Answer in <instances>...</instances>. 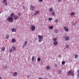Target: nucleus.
I'll return each instance as SVG.
<instances>
[{
  "mask_svg": "<svg viewBox=\"0 0 79 79\" xmlns=\"http://www.w3.org/2000/svg\"><path fill=\"white\" fill-rule=\"evenodd\" d=\"M7 20L10 23H13V18L12 17H9L7 19Z\"/></svg>",
  "mask_w": 79,
  "mask_h": 79,
  "instance_id": "obj_1",
  "label": "nucleus"
},
{
  "mask_svg": "<svg viewBox=\"0 0 79 79\" xmlns=\"http://www.w3.org/2000/svg\"><path fill=\"white\" fill-rule=\"evenodd\" d=\"M67 73L68 74H69V75H72V76H74V73H73V72L71 70H70Z\"/></svg>",
  "mask_w": 79,
  "mask_h": 79,
  "instance_id": "obj_2",
  "label": "nucleus"
},
{
  "mask_svg": "<svg viewBox=\"0 0 79 79\" xmlns=\"http://www.w3.org/2000/svg\"><path fill=\"white\" fill-rule=\"evenodd\" d=\"M31 31H34L35 30V27L34 25H31Z\"/></svg>",
  "mask_w": 79,
  "mask_h": 79,
  "instance_id": "obj_3",
  "label": "nucleus"
},
{
  "mask_svg": "<svg viewBox=\"0 0 79 79\" xmlns=\"http://www.w3.org/2000/svg\"><path fill=\"white\" fill-rule=\"evenodd\" d=\"M35 56H33L31 58L32 61H35Z\"/></svg>",
  "mask_w": 79,
  "mask_h": 79,
  "instance_id": "obj_4",
  "label": "nucleus"
},
{
  "mask_svg": "<svg viewBox=\"0 0 79 79\" xmlns=\"http://www.w3.org/2000/svg\"><path fill=\"white\" fill-rule=\"evenodd\" d=\"M27 41H25L24 42V44H23V48H24V47H26V45H27Z\"/></svg>",
  "mask_w": 79,
  "mask_h": 79,
  "instance_id": "obj_5",
  "label": "nucleus"
},
{
  "mask_svg": "<svg viewBox=\"0 0 79 79\" xmlns=\"http://www.w3.org/2000/svg\"><path fill=\"white\" fill-rule=\"evenodd\" d=\"M64 29L66 32H68V31H69V29H68V27H64Z\"/></svg>",
  "mask_w": 79,
  "mask_h": 79,
  "instance_id": "obj_6",
  "label": "nucleus"
},
{
  "mask_svg": "<svg viewBox=\"0 0 79 79\" xmlns=\"http://www.w3.org/2000/svg\"><path fill=\"white\" fill-rule=\"evenodd\" d=\"M5 47H2L1 48V51L2 52H4V51H5Z\"/></svg>",
  "mask_w": 79,
  "mask_h": 79,
  "instance_id": "obj_7",
  "label": "nucleus"
},
{
  "mask_svg": "<svg viewBox=\"0 0 79 79\" xmlns=\"http://www.w3.org/2000/svg\"><path fill=\"white\" fill-rule=\"evenodd\" d=\"M70 39V38H69V36H67L65 39V40H69Z\"/></svg>",
  "mask_w": 79,
  "mask_h": 79,
  "instance_id": "obj_8",
  "label": "nucleus"
},
{
  "mask_svg": "<svg viewBox=\"0 0 79 79\" xmlns=\"http://www.w3.org/2000/svg\"><path fill=\"white\" fill-rule=\"evenodd\" d=\"M31 8L32 10H34L35 9V7L34 6H31Z\"/></svg>",
  "mask_w": 79,
  "mask_h": 79,
  "instance_id": "obj_9",
  "label": "nucleus"
},
{
  "mask_svg": "<svg viewBox=\"0 0 79 79\" xmlns=\"http://www.w3.org/2000/svg\"><path fill=\"white\" fill-rule=\"evenodd\" d=\"M50 68H51V67L50 65L47 66L46 67V69L47 70H50Z\"/></svg>",
  "mask_w": 79,
  "mask_h": 79,
  "instance_id": "obj_10",
  "label": "nucleus"
},
{
  "mask_svg": "<svg viewBox=\"0 0 79 79\" xmlns=\"http://www.w3.org/2000/svg\"><path fill=\"white\" fill-rule=\"evenodd\" d=\"M58 44V42L57 41H55L54 42V45H57Z\"/></svg>",
  "mask_w": 79,
  "mask_h": 79,
  "instance_id": "obj_11",
  "label": "nucleus"
},
{
  "mask_svg": "<svg viewBox=\"0 0 79 79\" xmlns=\"http://www.w3.org/2000/svg\"><path fill=\"white\" fill-rule=\"evenodd\" d=\"M38 38L39 39H43V36L42 35H38Z\"/></svg>",
  "mask_w": 79,
  "mask_h": 79,
  "instance_id": "obj_12",
  "label": "nucleus"
},
{
  "mask_svg": "<svg viewBox=\"0 0 79 79\" xmlns=\"http://www.w3.org/2000/svg\"><path fill=\"white\" fill-rule=\"evenodd\" d=\"M15 19H18V17L17 16V15H15L14 17Z\"/></svg>",
  "mask_w": 79,
  "mask_h": 79,
  "instance_id": "obj_13",
  "label": "nucleus"
},
{
  "mask_svg": "<svg viewBox=\"0 0 79 79\" xmlns=\"http://www.w3.org/2000/svg\"><path fill=\"white\" fill-rule=\"evenodd\" d=\"M17 74H18L17 72H15L13 74V75L14 76H17Z\"/></svg>",
  "mask_w": 79,
  "mask_h": 79,
  "instance_id": "obj_14",
  "label": "nucleus"
},
{
  "mask_svg": "<svg viewBox=\"0 0 79 79\" xmlns=\"http://www.w3.org/2000/svg\"><path fill=\"white\" fill-rule=\"evenodd\" d=\"M12 47L13 50H16V48L15 46H13Z\"/></svg>",
  "mask_w": 79,
  "mask_h": 79,
  "instance_id": "obj_15",
  "label": "nucleus"
},
{
  "mask_svg": "<svg viewBox=\"0 0 79 79\" xmlns=\"http://www.w3.org/2000/svg\"><path fill=\"white\" fill-rule=\"evenodd\" d=\"M43 40V39H39L38 42H41Z\"/></svg>",
  "mask_w": 79,
  "mask_h": 79,
  "instance_id": "obj_16",
  "label": "nucleus"
},
{
  "mask_svg": "<svg viewBox=\"0 0 79 79\" xmlns=\"http://www.w3.org/2000/svg\"><path fill=\"white\" fill-rule=\"evenodd\" d=\"M49 29L50 30L53 29V27L52 26H51L49 27Z\"/></svg>",
  "mask_w": 79,
  "mask_h": 79,
  "instance_id": "obj_17",
  "label": "nucleus"
},
{
  "mask_svg": "<svg viewBox=\"0 0 79 79\" xmlns=\"http://www.w3.org/2000/svg\"><path fill=\"white\" fill-rule=\"evenodd\" d=\"M10 16L11 17H15V14L14 13L11 14Z\"/></svg>",
  "mask_w": 79,
  "mask_h": 79,
  "instance_id": "obj_18",
  "label": "nucleus"
},
{
  "mask_svg": "<svg viewBox=\"0 0 79 79\" xmlns=\"http://www.w3.org/2000/svg\"><path fill=\"white\" fill-rule=\"evenodd\" d=\"M49 11H51V12H52V11H53V8L52 7H51L49 9Z\"/></svg>",
  "mask_w": 79,
  "mask_h": 79,
  "instance_id": "obj_19",
  "label": "nucleus"
},
{
  "mask_svg": "<svg viewBox=\"0 0 79 79\" xmlns=\"http://www.w3.org/2000/svg\"><path fill=\"white\" fill-rule=\"evenodd\" d=\"M12 32H16V30L15 28H13L12 29Z\"/></svg>",
  "mask_w": 79,
  "mask_h": 79,
  "instance_id": "obj_20",
  "label": "nucleus"
},
{
  "mask_svg": "<svg viewBox=\"0 0 79 79\" xmlns=\"http://www.w3.org/2000/svg\"><path fill=\"white\" fill-rule=\"evenodd\" d=\"M9 37H10V35H6V38L7 39H8V38H9Z\"/></svg>",
  "mask_w": 79,
  "mask_h": 79,
  "instance_id": "obj_21",
  "label": "nucleus"
},
{
  "mask_svg": "<svg viewBox=\"0 0 79 79\" xmlns=\"http://www.w3.org/2000/svg\"><path fill=\"white\" fill-rule=\"evenodd\" d=\"M12 42H16V40L15 39H13L12 40Z\"/></svg>",
  "mask_w": 79,
  "mask_h": 79,
  "instance_id": "obj_22",
  "label": "nucleus"
},
{
  "mask_svg": "<svg viewBox=\"0 0 79 79\" xmlns=\"http://www.w3.org/2000/svg\"><path fill=\"white\" fill-rule=\"evenodd\" d=\"M65 63H66V62L64 61H62V65H63L64 64H65Z\"/></svg>",
  "mask_w": 79,
  "mask_h": 79,
  "instance_id": "obj_23",
  "label": "nucleus"
},
{
  "mask_svg": "<svg viewBox=\"0 0 79 79\" xmlns=\"http://www.w3.org/2000/svg\"><path fill=\"white\" fill-rule=\"evenodd\" d=\"M53 41L55 42V41H56V40H57V39H56V38H54L53 39Z\"/></svg>",
  "mask_w": 79,
  "mask_h": 79,
  "instance_id": "obj_24",
  "label": "nucleus"
},
{
  "mask_svg": "<svg viewBox=\"0 0 79 79\" xmlns=\"http://www.w3.org/2000/svg\"><path fill=\"white\" fill-rule=\"evenodd\" d=\"M52 16H55V12L52 11Z\"/></svg>",
  "mask_w": 79,
  "mask_h": 79,
  "instance_id": "obj_25",
  "label": "nucleus"
},
{
  "mask_svg": "<svg viewBox=\"0 0 79 79\" xmlns=\"http://www.w3.org/2000/svg\"><path fill=\"white\" fill-rule=\"evenodd\" d=\"M61 73V70H59L58 71V74H60Z\"/></svg>",
  "mask_w": 79,
  "mask_h": 79,
  "instance_id": "obj_26",
  "label": "nucleus"
},
{
  "mask_svg": "<svg viewBox=\"0 0 79 79\" xmlns=\"http://www.w3.org/2000/svg\"><path fill=\"white\" fill-rule=\"evenodd\" d=\"M75 14V13H74V12H72L71 14L70 15H74Z\"/></svg>",
  "mask_w": 79,
  "mask_h": 79,
  "instance_id": "obj_27",
  "label": "nucleus"
},
{
  "mask_svg": "<svg viewBox=\"0 0 79 79\" xmlns=\"http://www.w3.org/2000/svg\"><path fill=\"white\" fill-rule=\"evenodd\" d=\"M27 60L28 61H31V58L30 57H28L27 59Z\"/></svg>",
  "mask_w": 79,
  "mask_h": 79,
  "instance_id": "obj_28",
  "label": "nucleus"
},
{
  "mask_svg": "<svg viewBox=\"0 0 79 79\" xmlns=\"http://www.w3.org/2000/svg\"><path fill=\"white\" fill-rule=\"evenodd\" d=\"M40 60H41V59H40V57L37 58L38 61H40Z\"/></svg>",
  "mask_w": 79,
  "mask_h": 79,
  "instance_id": "obj_29",
  "label": "nucleus"
},
{
  "mask_svg": "<svg viewBox=\"0 0 79 79\" xmlns=\"http://www.w3.org/2000/svg\"><path fill=\"white\" fill-rule=\"evenodd\" d=\"M69 45H66V48H69Z\"/></svg>",
  "mask_w": 79,
  "mask_h": 79,
  "instance_id": "obj_30",
  "label": "nucleus"
},
{
  "mask_svg": "<svg viewBox=\"0 0 79 79\" xmlns=\"http://www.w3.org/2000/svg\"><path fill=\"white\" fill-rule=\"evenodd\" d=\"M12 51H13V50H12V49H9V52L10 53H11V52H12Z\"/></svg>",
  "mask_w": 79,
  "mask_h": 79,
  "instance_id": "obj_31",
  "label": "nucleus"
},
{
  "mask_svg": "<svg viewBox=\"0 0 79 79\" xmlns=\"http://www.w3.org/2000/svg\"><path fill=\"white\" fill-rule=\"evenodd\" d=\"M75 58H76L78 57V55L77 54H76L75 56Z\"/></svg>",
  "mask_w": 79,
  "mask_h": 79,
  "instance_id": "obj_32",
  "label": "nucleus"
},
{
  "mask_svg": "<svg viewBox=\"0 0 79 79\" xmlns=\"http://www.w3.org/2000/svg\"><path fill=\"white\" fill-rule=\"evenodd\" d=\"M55 32L56 33H58V30L56 29L55 30Z\"/></svg>",
  "mask_w": 79,
  "mask_h": 79,
  "instance_id": "obj_33",
  "label": "nucleus"
},
{
  "mask_svg": "<svg viewBox=\"0 0 79 79\" xmlns=\"http://www.w3.org/2000/svg\"><path fill=\"white\" fill-rule=\"evenodd\" d=\"M58 58H61V54H60L59 56H58Z\"/></svg>",
  "mask_w": 79,
  "mask_h": 79,
  "instance_id": "obj_34",
  "label": "nucleus"
},
{
  "mask_svg": "<svg viewBox=\"0 0 79 79\" xmlns=\"http://www.w3.org/2000/svg\"><path fill=\"white\" fill-rule=\"evenodd\" d=\"M3 2L4 3H6L7 2V1L6 0H3Z\"/></svg>",
  "mask_w": 79,
  "mask_h": 79,
  "instance_id": "obj_35",
  "label": "nucleus"
},
{
  "mask_svg": "<svg viewBox=\"0 0 79 79\" xmlns=\"http://www.w3.org/2000/svg\"><path fill=\"white\" fill-rule=\"evenodd\" d=\"M39 12H40V11H39V10H38V11H36V13L37 14H39Z\"/></svg>",
  "mask_w": 79,
  "mask_h": 79,
  "instance_id": "obj_36",
  "label": "nucleus"
},
{
  "mask_svg": "<svg viewBox=\"0 0 79 79\" xmlns=\"http://www.w3.org/2000/svg\"><path fill=\"white\" fill-rule=\"evenodd\" d=\"M52 18H49V21H52Z\"/></svg>",
  "mask_w": 79,
  "mask_h": 79,
  "instance_id": "obj_37",
  "label": "nucleus"
},
{
  "mask_svg": "<svg viewBox=\"0 0 79 79\" xmlns=\"http://www.w3.org/2000/svg\"><path fill=\"white\" fill-rule=\"evenodd\" d=\"M4 68H7V66H6V65L5 66H4Z\"/></svg>",
  "mask_w": 79,
  "mask_h": 79,
  "instance_id": "obj_38",
  "label": "nucleus"
},
{
  "mask_svg": "<svg viewBox=\"0 0 79 79\" xmlns=\"http://www.w3.org/2000/svg\"><path fill=\"white\" fill-rule=\"evenodd\" d=\"M8 4V3L7 2H6L5 3V5L6 6H7V5Z\"/></svg>",
  "mask_w": 79,
  "mask_h": 79,
  "instance_id": "obj_39",
  "label": "nucleus"
},
{
  "mask_svg": "<svg viewBox=\"0 0 79 79\" xmlns=\"http://www.w3.org/2000/svg\"><path fill=\"white\" fill-rule=\"evenodd\" d=\"M37 15V14L36 12H35L34 14L35 16H36V15Z\"/></svg>",
  "mask_w": 79,
  "mask_h": 79,
  "instance_id": "obj_40",
  "label": "nucleus"
},
{
  "mask_svg": "<svg viewBox=\"0 0 79 79\" xmlns=\"http://www.w3.org/2000/svg\"><path fill=\"white\" fill-rule=\"evenodd\" d=\"M58 21V19H56L55 22H56V23H57Z\"/></svg>",
  "mask_w": 79,
  "mask_h": 79,
  "instance_id": "obj_41",
  "label": "nucleus"
},
{
  "mask_svg": "<svg viewBox=\"0 0 79 79\" xmlns=\"http://www.w3.org/2000/svg\"><path fill=\"white\" fill-rule=\"evenodd\" d=\"M39 0L40 2H42L43 1V0Z\"/></svg>",
  "mask_w": 79,
  "mask_h": 79,
  "instance_id": "obj_42",
  "label": "nucleus"
},
{
  "mask_svg": "<svg viewBox=\"0 0 79 79\" xmlns=\"http://www.w3.org/2000/svg\"><path fill=\"white\" fill-rule=\"evenodd\" d=\"M18 15H19V16H21V13H19Z\"/></svg>",
  "mask_w": 79,
  "mask_h": 79,
  "instance_id": "obj_43",
  "label": "nucleus"
},
{
  "mask_svg": "<svg viewBox=\"0 0 79 79\" xmlns=\"http://www.w3.org/2000/svg\"><path fill=\"white\" fill-rule=\"evenodd\" d=\"M61 2V0H58V2Z\"/></svg>",
  "mask_w": 79,
  "mask_h": 79,
  "instance_id": "obj_44",
  "label": "nucleus"
},
{
  "mask_svg": "<svg viewBox=\"0 0 79 79\" xmlns=\"http://www.w3.org/2000/svg\"><path fill=\"white\" fill-rule=\"evenodd\" d=\"M55 66H56V67H57V64H55Z\"/></svg>",
  "mask_w": 79,
  "mask_h": 79,
  "instance_id": "obj_45",
  "label": "nucleus"
},
{
  "mask_svg": "<svg viewBox=\"0 0 79 79\" xmlns=\"http://www.w3.org/2000/svg\"><path fill=\"white\" fill-rule=\"evenodd\" d=\"M38 79H43V78L41 77H39Z\"/></svg>",
  "mask_w": 79,
  "mask_h": 79,
  "instance_id": "obj_46",
  "label": "nucleus"
},
{
  "mask_svg": "<svg viewBox=\"0 0 79 79\" xmlns=\"http://www.w3.org/2000/svg\"><path fill=\"white\" fill-rule=\"evenodd\" d=\"M77 73H79V70H78Z\"/></svg>",
  "mask_w": 79,
  "mask_h": 79,
  "instance_id": "obj_47",
  "label": "nucleus"
},
{
  "mask_svg": "<svg viewBox=\"0 0 79 79\" xmlns=\"http://www.w3.org/2000/svg\"><path fill=\"white\" fill-rule=\"evenodd\" d=\"M23 7H24V6H23ZM24 9H25V7H23Z\"/></svg>",
  "mask_w": 79,
  "mask_h": 79,
  "instance_id": "obj_48",
  "label": "nucleus"
},
{
  "mask_svg": "<svg viewBox=\"0 0 79 79\" xmlns=\"http://www.w3.org/2000/svg\"><path fill=\"white\" fill-rule=\"evenodd\" d=\"M78 77H79V74H78Z\"/></svg>",
  "mask_w": 79,
  "mask_h": 79,
  "instance_id": "obj_49",
  "label": "nucleus"
},
{
  "mask_svg": "<svg viewBox=\"0 0 79 79\" xmlns=\"http://www.w3.org/2000/svg\"><path fill=\"white\" fill-rule=\"evenodd\" d=\"M0 79H2V77H0Z\"/></svg>",
  "mask_w": 79,
  "mask_h": 79,
  "instance_id": "obj_50",
  "label": "nucleus"
},
{
  "mask_svg": "<svg viewBox=\"0 0 79 79\" xmlns=\"http://www.w3.org/2000/svg\"><path fill=\"white\" fill-rule=\"evenodd\" d=\"M29 77V76L27 77Z\"/></svg>",
  "mask_w": 79,
  "mask_h": 79,
  "instance_id": "obj_51",
  "label": "nucleus"
},
{
  "mask_svg": "<svg viewBox=\"0 0 79 79\" xmlns=\"http://www.w3.org/2000/svg\"><path fill=\"white\" fill-rule=\"evenodd\" d=\"M1 13V11H0V14Z\"/></svg>",
  "mask_w": 79,
  "mask_h": 79,
  "instance_id": "obj_52",
  "label": "nucleus"
},
{
  "mask_svg": "<svg viewBox=\"0 0 79 79\" xmlns=\"http://www.w3.org/2000/svg\"><path fill=\"white\" fill-rule=\"evenodd\" d=\"M75 24H74V26H75Z\"/></svg>",
  "mask_w": 79,
  "mask_h": 79,
  "instance_id": "obj_53",
  "label": "nucleus"
},
{
  "mask_svg": "<svg viewBox=\"0 0 79 79\" xmlns=\"http://www.w3.org/2000/svg\"><path fill=\"white\" fill-rule=\"evenodd\" d=\"M78 2H79V1H78Z\"/></svg>",
  "mask_w": 79,
  "mask_h": 79,
  "instance_id": "obj_54",
  "label": "nucleus"
}]
</instances>
